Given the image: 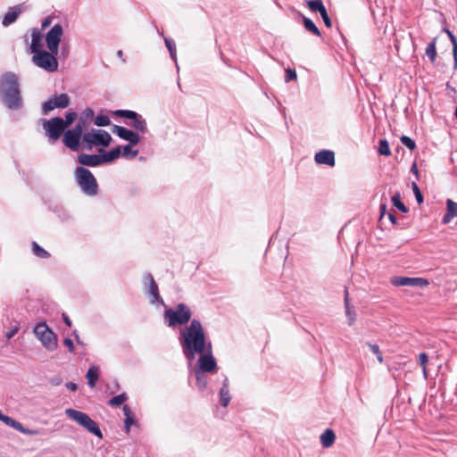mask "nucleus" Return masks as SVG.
Returning a JSON list of instances; mask_svg holds the SVG:
<instances>
[{"label":"nucleus","mask_w":457,"mask_h":457,"mask_svg":"<svg viewBox=\"0 0 457 457\" xmlns=\"http://www.w3.org/2000/svg\"><path fill=\"white\" fill-rule=\"evenodd\" d=\"M76 340L79 344H81V340L79 339V336L76 334Z\"/></svg>","instance_id":"obj_63"},{"label":"nucleus","mask_w":457,"mask_h":457,"mask_svg":"<svg viewBox=\"0 0 457 457\" xmlns=\"http://www.w3.org/2000/svg\"><path fill=\"white\" fill-rule=\"evenodd\" d=\"M117 56L121 59L123 62H126V59L123 58V52L122 50H118L116 53Z\"/></svg>","instance_id":"obj_60"},{"label":"nucleus","mask_w":457,"mask_h":457,"mask_svg":"<svg viewBox=\"0 0 457 457\" xmlns=\"http://www.w3.org/2000/svg\"><path fill=\"white\" fill-rule=\"evenodd\" d=\"M400 140H401L402 144L404 146H406L407 148H409L410 150L415 149V147H416L415 141L413 139H411V137H409L407 136H402Z\"/></svg>","instance_id":"obj_42"},{"label":"nucleus","mask_w":457,"mask_h":457,"mask_svg":"<svg viewBox=\"0 0 457 457\" xmlns=\"http://www.w3.org/2000/svg\"><path fill=\"white\" fill-rule=\"evenodd\" d=\"M422 371H423L424 378H428V373H427L426 366L422 367Z\"/></svg>","instance_id":"obj_61"},{"label":"nucleus","mask_w":457,"mask_h":457,"mask_svg":"<svg viewBox=\"0 0 457 457\" xmlns=\"http://www.w3.org/2000/svg\"><path fill=\"white\" fill-rule=\"evenodd\" d=\"M0 98L11 110H19L23 106L19 77L8 71L0 77Z\"/></svg>","instance_id":"obj_2"},{"label":"nucleus","mask_w":457,"mask_h":457,"mask_svg":"<svg viewBox=\"0 0 457 457\" xmlns=\"http://www.w3.org/2000/svg\"><path fill=\"white\" fill-rule=\"evenodd\" d=\"M286 75H285V82L288 83L292 80H295L297 79L296 71L293 69L287 68L286 69Z\"/></svg>","instance_id":"obj_43"},{"label":"nucleus","mask_w":457,"mask_h":457,"mask_svg":"<svg viewBox=\"0 0 457 457\" xmlns=\"http://www.w3.org/2000/svg\"><path fill=\"white\" fill-rule=\"evenodd\" d=\"M62 320L67 326H69V327L71 326V320H70V318L68 317V315L66 313H62Z\"/></svg>","instance_id":"obj_58"},{"label":"nucleus","mask_w":457,"mask_h":457,"mask_svg":"<svg viewBox=\"0 0 457 457\" xmlns=\"http://www.w3.org/2000/svg\"><path fill=\"white\" fill-rule=\"evenodd\" d=\"M454 217H457V203L452 199H447L446 212L442 219V223L448 224Z\"/></svg>","instance_id":"obj_20"},{"label":"nucleus","mask_w":457,"mask_h":457,"mask_svg":"<svg viewBox=\"0 0 457 457\" xmlns=\"http://www.w3.org/2000/svg\"><path fill=\"white\" fill-rule=\"evenodd\" d=\"M412 190H413V193L415 195L418 204H422L423 196H422V194H421L418 185L415 182L412 183Z\"/></svg>","instance_id":"obj_44"},{"label":"nucleus","mask_w":457,"mask_h":457,"mask_svg":"<svg viewBox=\"0 0 457 457\" xmlns=\"http://www.w3.org/2000/svg\"><path fill=\"white\" fill-rule=\"evenodd\" d=\"M426 54L431 61L435 62L436 59V38H434L426 47Z\"/></svg>","instance_id":"obj_33"},{"label":"nucleus","mask_w":457,"mask_h":457,"mask_svg":"<svg viewBox=\"0 0 457 457\" xmlns=\"http://www.w3.org/2000/svg\"><path fill=\"white\" fill-rule=\"evenodd\" d=\"M21 12V7L20 5L14 6L4 16L2 24L5 27L13 23Z\"/></svg>","instance_id":"obj_24"},{"label":"nucleus","mask_w":457,"mask_h":457,"mask_svg":"<svg viewBox=\"0 0 457 457\" xmlns=\"http://www.w3.org/2000/svg\"><path fill=\"white\" fill-rule=\"evenodd\" d=\"M169 53H170L171 59L175 62L177 69L179 70L176 50L172 51V52H169Z\"/></svg>","instance_id":"obj_56"},{"label":"nucleus","mask_w":457,"mask_h":457,"mask_svg":"<svg viewBox=\"0 0 457 457\" xmlns=\"http://www.w3.org/2000/svg\"><path fill=\"white\" fill-rule=\"evenodd\" d=\"M20 329V327L18 325L16 326H13L6 333H5V337L6 338L8 339H11L12 337H13L19 331Z\"/></svg>","instance_id":"obj_48"},{"label":"nucleus","mask_w":457,"mask_h":457,"mask_svg":"<svg viewBox=\"0 0 457 457\" xmlns=\"http://www.w3.org/2000/svg\"><path fill=\"white\" fill-rule=\"evenodd\" d=\"M78 162L84 166L97 167L103 164L101 154H81L78 156Z\"/></svg>","instance_id":"obj_19"},{"label":"nucleus","mask_w":457,"mask_h":457,"mask_svg":"<svg viewBox=\"0 0 457 457\" xmlns=\"http://www.w3.org/2000/svg\"><path fill=\"white\" fill-rule=\"evenodd\" d=\"M63 29L61 24L54 25L51 29L46 33V42L47 48L54 54H58L59 44L61 42Z\"/></svg>","instance_id":"obj_13"},{"label":"nucleus","mask_w":457,"mask_h":457,"mask_svg":"<svg viewBox=\"0 0 457 457\" xmlns=\"http://www.w3.org/2000/svg\"><path fill=\"white\" fill-rule=\"evenodd\" d=\"M100 153H103V154H101V159H102V162L104 164V163H111V162H114L115 160H117L121 154V150H120V146H117L108 152H105L104 150L100 149Z\"/></svg>","instance_id":"obj_21"},{"label":"nucleus","mask_w":457,"mask_h":457,"mask_svg":"<svg viewBox=\"0 0 457 457\" xmlns=\"http://www.w3.org/2000/svg\"><path fill=\"white\" fill-rule=\"evenodd\" d=\"M86 127V120L83 116L79 120L77 125L71 129L64 131L63 143L72 151L79 150V141L83 137V129Z\"/></svg>","instance_id":"obj_9"},{"label":"nucleus","mask_w":457,"mask_h":457,"mask_svg":"<svg viewBox=\"0 0 457 457\" xmlns=\"http://www.w3.org/2000/svg\"><path fill=\"white\" fill-rule=\"evenodd\" d=\"M122 411H123V414L125 415L126 418L133 416L129 406L124 405L122 408Z\"/></svg>","instance_id":"obj_53"},{"label":"nucleus","mask_w":457,"mask_h":457,"mask_svg":"<svg viewBox=\"0 0 457 457\" xmlns=\"http://www.w3.org/2000/svg\"><path fill=\"white\" fill-rule=\"evenodd\" d=\"M17 431L28 436H37L39 434V431L37 429H29L24 428L22 425L21 428H20V429H18Z\"/></svg>","instance_id":"obj_46"},{"label":"nucleus","mask_w":457,"mask_h":457,"mask_svg":"<svg viewBox=\"0 0 457 457\" xmlns=\"http://www.w3.org/2000/svg\"><path fill=\"white\" fill-rule=\"evenodd\" d=\"M345 315H346V317L348 319V324L350 326H352L353 324V322L355 321V320H356V314L350 308V305H349V296H348L347 290H345Z\"/></svg>","instance_id":"obj_27"},{"label":"nucleus","mask_w":457,"mask_h":457,"mask_svg":"<svg viewBox=\"0 0 457 457\" xmlns=\"http://www.w3.org/2000/svg\"><path fill=\"white\" fill-rule=\"evenodd\" d=\"M303 26H304V29L311 32L312 34L317 36V37H320V29L317 28V26L314 24V22L307 18V17H303Z\"/></svg>","instance_id":"obj_29"},{"label":"nucleus","mask_w":457,"mask_h":457,"mask_svg":"<svg viewBox=\"0 0 457 457\" xmlns=\"http://www.w3.org/2000/svg\"><path fill=\"white\" fill-rule=\"evenodd\" d=\"M66 387L71 391H76L78 389V386L77 384L73 383V382H68L66 384Z\"/></svg>","instance_id":"obj_55"},{"label":"nucleus","mask_w":457,"mask_h":457,"mask_svg":"<svg viewBox=\"0 0 457 457\" xmlns=\"http://www.w3.org/2000/svg\"><path fill=\"white\" fill-rule=\"evenodd\" d=\"M378 151V154L381 155L389 156L391 154V151H390V147H389V144H388L387 140L381 139L379 141Z\"/></svg>","instance_id":"obj_38"},{"label":"nucleus","mask_w":457,"mask_h":457,"mask_svg":"<svg viewBox=\"0 0 457 457\" xmlns=\"http://www.w3.org/2000/svg\"><path fill=\"white\" fill-rule=\"evenodd\" d=\"M219 395H220V403L221 406L227 407L229 404L230 400H231V397L229 395V390H228V378L227 377H225V378L223 380V384H222L221 388L220 389Z\"/></svg>","instance_id":"obj_23"},{"label":"nucleus","mask_w":457,"mask_h":457,"mask_svg":"<svg viewBox=\"0 0 457 457\" xmlns=\"http://www.w3.org/2000/svg\"><path fill=\"white\" fill-rule=\"evenodd\" d=\"M128 399V396L125 393L120 394L108 401L109 405L112 406H119L125 403Z\"/></svg>","instance_id":"obj_37"},{"label":"nucleus","mask_w":457,"mask_h":457,"mask_svg":"<svg viewBox=\"0 0 457 457\" xmlns=\"http://www.w3.org/2000/svg\"><path fill=\"white\" fill-rule=\"evenodd\" d=\"M83 114L85 115V117H86V118H89V119H90V118H92V117H93V115H94V112H93V110H92V109L87 108V109H86V111L84 112V113H83Z\"/></svg>","instance_id":"obj_57"},{"label":"nucleus","mask_w":457,"mask_h":457,"mask_svg":"<svg viewBox=\"0 0 457 457\" xmlns=\"http://www.w3.org/2000/svg\"><path fill=\"white\" fill-rule=\"evenodd\" d=\"M74 177L80 190L87 195L94 196L98 192V184L93 173L87 168L77 167Z\"/></svg>","instance_id":"obj_4"},{"label":"nucleus","mask_w":457,"mask_h":457,"mask_svg":"<svg viewBox=\"0 0 457 457\" xmlns=\"http://www.w3.org/2000/svg\"><path fill=\"white\" fill-rule=\"evenodd\" d=\"M179 342L189 366L197 353H204L207 348H212V343L207 341L201 321L195 319L179 330Z\"/></svg>","instance_id":"obj_1"},{"label":"nucleus","mask_w":457,"mask_h":457,"mask_svg":"<svg viewBox=\"0 0 457 457\" xmlns=\"http://www.w3.org/2000/svg\"><path fill=\"white\" fill-rule=\"evenodd\" d=\"M392 204L393 205L397 208L402 212H407L408 208L404 205V204L401 200V195L399 192L395 193L392 198Z\"/></svg>","instance_id":"obj_32"},{"label":"nucleus","mask_w":457,"mask_h":457,"mask_svg":"<svg viewBox=\"0 0 457 457\" xmlns=\"http://www.w3.org/2000/svg\"><path fill=\"white\" fill-rule=\"evenodd\" d=\"M69 104L70 97L67 94L54 95L43 104L42 112L44 114H47L55 108H66Z\"/></svg>","instance_id":"obj_15"},{"label":"nucleus","mask_w":457,"mask_h":457,"mask_svg":"<svg viewBox=\"0 0 457 457\" xmlns=\"http://www.w3.org/2000/svg\"><path fill=\"white\" fill-rule=\"evenodd\" d=\"M379 212H380V219L383 218L385 215H387V208L386 204H381L379 206Z\"/></svg>","instance_id":"obj_52"},{"label":"nucleus","mask_w":457,"mask_h":457,"mask_svg":"<svg viewBox=\"0 0 457 457\" xmlns=\"http://www.w3.org/2000/svg\"><path fill=\"white\" fill-rule=\"evenodd\" d=\"M65 414L79 425L83 427L88 432L92 433L98 438H103V433L98 424L93 420L87 413L71 408L65 410Z\"/></svg>","instance_id":"obj_5"},{"label":"nucleus","mask_w":457,"mask_h":457,"mask_svg":"<svg viewBox=\"0 0 457 457\" xmlns=\"http://www.w3.org/2000/svg\"><path fill=\"white\" fill-rule=\"evenodd\" d=\"M78 115L75 112H69L65 115V120L62 119V125L64 128H68L71 123L75 121Z\"/></svg>","instance_id":"obj_40"},{"label":"nucleus","mask_w":457,"mask_h":457,"mask_svg":"<svg viewBox=\"0 0 457 457\" xmlns=\"http://www.w3.org/2000/svg\"><path fill=\"white\" fill-rule=\"evenodd\" d=\"M192 312L185 303H179L174 308H167L163 313L165 324L170 328L186 325L191 321Z\"/></svg>","instance_id":"obj_3"},{"label":"nucleus","mask_w":457,"mask_h":457,"mask_svg":"<svg viewBox=\"0 0 457 457\" xmlns=\"http://www.w3.org/2000/svg\"><path fill=\"white\" fill-rule=\"evenodd\" d=\"M367 345L370 347L371 352L377 356L378 361L382 363L383 362V354L379 350V346L375 344L367 343Z\"/></svg>","instance_id":"obj_41"},{"label":"nucleus","mask_w":457,"mask_h":457,"mask_svg":"<svg viewBox=\"0 0 457 457\" xmlns=\"http://www.w3.org/2000/svg\"><path fill=\"white\" fill-rule=\"evenodd\" d=\"M194 373L196 379V386L199 390H204L208 384V377L205 374L206 372L200 371L198 370L194 369Z\"/></svg>","instance_id":"obj_25"},{"label":"nucleus","mask_w":457,"mask_h":457,"mask_svg":"<svg viewBox=\"0 0 457 457\" xmlns=\"http://www.w3.org/2000/svg\"><path fill=\"white\" fill-rule=\"evenodd\" d=\"M135 423V420L133 416L125 418L124 425H125V430L127 433L129 432L131 425Z\"/></svg>","instance_id":"obj_49"},{"label":"nucleus","mask_w":457,"mask_h":457,"mask_svg":"<svg viewBox=\"0 0 457 457\" xmlns=\"http://www.w3.org/2000/svg\"><path fill=\"white\" fill-rule=\"evenodd\" d=\"M391 284L395 287H424L429 285L428 279L423 278H409L395 276L391 278Z\"/></svg>","instance_id":"obj_16"},{"label":"nucleus","mask_w":457,"mask_h":457,"mask_svg":"<svg viewBox=\"0 0 457 457\" xmlns=\"http://www.w3.org/2000/svg\"><path fill=\"white\" fill-rule=\"evenodd\" d=\"M52 23V17H46L43 21H42V29H46L47 28L48 26H50V24Z\"/></svg>","instance_id":"obj_54"},{"label":"nucleus","mask_w":457,"mask_h":457,"mask_svg":"<svg viewBox=\"0 0 457 457\" xmlns=\"http://www.w3.org/2000/svg\"><path fill=\"white\" fill-rule=\"evenodd\" d=\"M112 132L121 139L128 141L129 145H137L141 139L140 136L138 135L139 132H135L122 126L114 125L112 128Z\"/></svg>","instance_id":"obj_17"},{"label":"nucleus","mask_w":457,"mask_h":457,"mask_svg":"<svg viewBox=\"0 0 457 457\" xmlns=\"http://www.w3.org/2000/svg\"><path fill=\"white\" fill-rule=\"evenodd\" d=\"M335 434L331 429H327L320 436V442L324 447H329L333 445L335 441Z\"/></svg>","instance_id":"obj_28"},{"label":"nucleus","mask_w":457,"mask_h":457,"mask_svg":"<svg viewBox=\"0 0 457 457\" xmlns=\"http://www.w3.org/2000/svg\"><path fill=\"white\" fill-rule=\"evenodd\" d=\"M33 331L46 350L52 352L57 349V336L46 322L37 324Z\"/></svg>","instance_id":"obj_7"},{"label":"nucleus","mask_w":457,"mask_h":457,"mask_svg":"<svg viewBox=\"0 0 457 457\" xmlns=\"http://www.w3.org/2000/svg\"><path fill=\"white\" fill-rule=\"evenodd\" d=\"M314 160L318 164L335 166V154L331 150H321L315 154Z\"/></svg>","instance_id":"obj_18"},{"label":"nucleus","mask_w":457,"mask_h":457,"mask_svg":"<svg viewBox=\"0 0 457 457\" xmlns=\"http://www.w3.org/2000/svg\"><path fill=\"white\" fill-rule=\"evenodd\" d=\"M99 377V370L96 366H91L86 375V378L87 379L88 386L91 388H94L96 386V383Z\"/></svg>","instance_id":"obj_26"},{"label":"nucleus","mask_w":457,"mask_h":457,"mask_svg":"<svg viewBox=\"0 0 457 457\" xmlns=\"http://www.w3.org/2000/svg\"><path fill=\"white\" fill-rule=\"evenodd\" d=\"M306 5L312 12L319 13L325 8L322 0H308Z\"/></svg>","instance_id":"obj_31"},{"label":"nucleus","mask_w":457,"mask_h":457,"mask_svg":"<svg viewBox=\"0 0 457 457\" xmlns=\"http://www.w3.org/2000/svg\"><path fill=\"white\" fill-rule=\"evenodd\" d=\"M114 115L129 120L127 125L133 128L137 132L145 134L148 131L147 122L143 116L137 112L130 110H116Z\"/></svg>","instance_id":"obj_8"},{"label":"nucleus","mask_w":457,"mask_h":457,"mask_svg":"<svg viewBox=\"0 0 457 457\" xmlns=\"http://www.w3.org/2000/svg\"><path fill=\"white\" fill-rule=\"evenodd\" d=\"M145 287V294L149 297V302L152 304H155L159 302L163 303V301L159 294L158 286L150 273H145L144 276Z\"/></svg>","instance_id":"obj_14"},{"label":"nucleus","mask_w":457,"mask_h":457,"mask_svg":"<svg viewBox=\"0 0 457 457\" xmlns=\"http://www.w3.org/2000/svg\"><path fill=\"white\" fill-rule=\"evenodd\" d=\"M411 171L417 172V167L415 163L411 167Z\"/></svg>","instance_id":"obj_62"},{"label":"nucleus","mask_w":457,"mask_h":457,"mask_svg":"<svg viewBox=\"0 0 457 457\" xmlns=\"http://www.w3.org/2000/svg\"><path fill=\"white\" fill-rule=\"evenodd\" d=\"M199 359L196 362L195 370L206 373H213L217 370V361L212 355V347L207 348L204 353H197Z\"/></svg>","instance_id":"obj_12"},{"label":"nucleus","mask_w":457,"mask_h":457,"mask_svg":"<svg viewBox=\"0 0 457 457\" xmlns=\"http://www.w3.org/2000/svg\"><path fill=\"white\" fill-rule=\"evenodd\" d=\"M32 252L36 256L41 259L48 258L50 255L49 253L42 248L37 242L32 243Z\"/></svg>","instance_id":"obj_34"},{"label":"nucleus","mask_w":457,"mask_h":457,"mask_svg":"<svg viewBox=\"0 0 457 457\" xmlns=\"http://www.w3.org/2000/svg\"><path fill=\"white\" fill-rule=\"evenodd\" d=\"M387 217L389 219V220L393 223V224H396L397 220H396V217L391 212H389L387 213Z\"/></svg>","instance_id":"obj_59"},{"label":"nucleus","mask_w":457,"mask_h":457,"mask_svg":"<svg viewBox=\"0 0 457 457\" xmlns=\"http://www.w3.org/2000/svg\"><path fill=\"white\" fill-rule=\"evenodd\" d=\"M428 361V356L425 353H420L419 354V363L421 367L426 366L427 362Z\"/></svg>","instance_id":"obj_50"},{"label":"nucleus","mask_w":457,"mask_h":457,"mask_svg":"<svg viewBox=\"0 0 457 457\" xmlns=\"http://www.w3.org/2000/svg\"><path fill=\"white\" fill-rule=\"evenodd\" d=\"M165 46L169 52H172L176 50V45L175 42L168 37H164Z\"/></svg>","instance_id":"obj_47"},{"label":"nucleus","mask_w":457,"mask_h":457,"mask_svg":"<svg viewBox=\"0 0 457 457\" xmlns=\"http://www.w3.org/2000/svg\"><path fill=\"white\" fill-rule=\"evenodd\" d=\"M135 146V145H127L123 147V151L120 155L124 158H129L133 159L138 154V150H133L132 147Z\"/></svg>","instance_id":"obj_35"},{"label":"nucleus","mask_w":457,"mask_h":457,"mask_svg":"<svg viewBox=\"0 0 457 457\" xmlns=\"http://www.w3.org/2000/svg\"><path fill=\"white\" fill-rule=\"evenodd\" d=\"M63 345L68 347L70 353H73L75 350L73 341L71 338H64Z\"/></svg>","instance_id":"obj_51"},{"label":"nucleus","mask_w":457,"mask_h":457,"mask_svg":"<svg viewBox=\"0 0 457 457\" xmlns=\"http://www.w3.org/2000/svg\"><path fill=\"white\" fill-rule=\"evenodd\" d=\"M112 141L111 135L103 129H91L83 134V148L92 150L93 146H108Z\"/></svg>","instance_id":"obj_6"},{"label":"nucleus","mask_w":457,"mask_h":457,"mask_svg":"<svg viewBox=\"0 0 457 457\" xmlns=\"http://www.w3.org/2000/svg\"><path fill=\"white\" fill-rule=\"evenodd\" d=\"M446 34L448 35V37L450 38V41L453 46V55L454 59V66H457V39L455 36L449 30L445 29Z\"/></svg>","instance_id":"obj_36"},{"label":"nucleus","mask_w":457,"mask_h":457,"mask_svg":"<svg viewBox=\"0 0 457 457\" xmlns=\"http://www.w3.org/2000/svg\"><path fill=\"white\" fill-rule=\"evenodd\" d=\"M111 120L107 115L99 114L95 119V124L98 127H105L110 125Z\"/></svg>","instance_id":"obj_39"},{"label":"nucleus","mask_w":457,"mask_h":457,"mask_svg":"<svg viewBox=\"0 0 457 457\" xmlns=\"http://www.w3.org/2000/svg\"><path fill=\"white\" fill-rule=\"evenodd\" d=\"M325 25L328 27V28H331L332 26V22H331V20L328 14V12H327V9L326 7L320 12Z\"/></svg>","instance_id":"obj_45"},{"label":"nucleus","mask_w":457,"mask_h":457,"mask_svg":"<svg viewBox=\"0 0 457 457\" xmlns=\"http://www.w3.org/2000/svg\"><path fill=\"white\" fill-rule=\"evenodd\" d=\"M55 54H54L51 51L47 52L42 50L34 54L32 61L37 67L42 68L48 72H54L58 69V61L55 58Z\"/></svg>","instance_id":"obj_10"},{"label":"nucleus","mask_w":457,"mask_h":457,"mask_svg":"<svg viewBox=\"0 0 457 457\" xmlns=\"http://www.w3.org/2000/svg\"><path fill=\"white\" fill-rule=\"evenodd\" d=\"M0 420H2L8 427H11L16 430H18V429H20V428H21V423L16 421L15 420H13L12 418H11L9 416L3 414L1 411H0Z\"/></svg>","instance_id":"obj_30"},{"label":"nucleus","mask_w":457,"mask_h":457,"mask_svg":"<svg viewBox=\"0 0 457 457\" xmlns=\"http://www.w3.org/2000/svg\"><path fill=\"white\" fill-rule=\"evenodd\" d=\"M43 127L46 130V135L52 143L57 141L66 129L62 125V118L61 117L43 120Z\"/></svg>","instance_id":"obj_11"},{"label":"nucleus","mask_w":457,"mask_h":457,"mask_svg":"<svg viewBox=\"0 0 457 457\" xmlns=\"http://www.w3.org/2000/svg\"><path fill=\"white\" fill-rule=\"evenodd\" d=\"M42 35L37 29H33L31 33V53L36 54L42 51Z\"/></svg>","instance_id":"obj_22"}]
</instances>
